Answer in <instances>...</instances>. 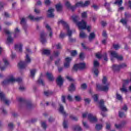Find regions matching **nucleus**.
Wrapping results in <instances>:
<instances>
[{"mask_svg":"<svg viewBox=\"0 0 131 131\" xmlns=\"http://www.w3.org/2000/svg\"><path fill=\"white\" fill-rule=\"evenodd\" d=\"M99 108L101 109V110L102 111V112L101 113V115L103 117H106L107 115L105 114L104 112H107L108 111V110L107 108H106V106L104 105V102L103 100H100L99 102Z\"/></svg>","mask_w":131,"mask_h":131,"instance_id":"obj_6","label":"nucleus"},{"mask_svg":"<svg viewBox=\"0 0 131 131\" xmlns=\"http://www.w3.org/2000/svg\"><path fill=\"white\" fill-rule=\"evenodd\" d=\"M22 47L23 45L21 43L16 44L15 45V49L16 51L18 50L19 53H22Z\"/></svg>","mask_w":131,"mask_h":131,"instance_id":"obj_24","label":"nucleus"},{"mask_svg":"<svg viewBox=\"0 0 131 131\" xmlns=\"http://www.w3.org/2000/svg\"><path fill=\"white\" fill-rule=\"evenodd\" d=\"M7 41L8 42H13V38L11 36H9L7 38Z\"/></svg>","mask_w":131,"mask_h":131,"instance_id":"obj_53","label":"nucleus"},{"mask_svg":"<svg viewBox=\"0 0 131 131\" xmlns=\"http://www.w3.org/2000/svg\"><path fill=\"white\" fill-rule=\"evenodd\" d=\"M72 59L71 57H67L65 59L66 62L64 63V67L65 68H69L70 66V62H71Z\"/></svg>","mask_w":131,"mask_h":131,"instance_id":"obj_15","label":"nucleus"},{"mask_svg":"<svg viewBox=\"0 0 131 131\" xmlns=\"http://www.w3.org/2000/svg\"><path fill=\"white\" fill-rule=\"evenodd\" d=\"M55 10L54 9L50 8L48 10V12L50 13L48 15V18H54L55 17V15L54 14V12Z\"/></svg>","mask_w":131,"mask_h":131,"instance_id":"obj_22","label":"nucleus"},{"mask_svg":"<svg viewBox=\"0 0 131 131\" xmlns=\"http://www.w3.org/2000/svg\"><path fill=\"white\" fill-rule=\"evenodd\" d=\"M125 124H126V122L123 121L119 125H117V124H115V126L116 128H121V127H123Z\"/></svg>","mask_w":131,"mask_h":131,"instance_id":"obj_25","label":"nucleus"},{"mask_svg":"<svg viewBox=\"0 0 131 131\" xmlns=\"http://www.w3.org/2000/svg\"><path fill=\"white\" fill-rule=\"evenodd\" d=\"M37 83L39 84H41V85L44 86L45 85V82H43V80L41 79L40 78H39L38 80L37 81Z\"/></svg>","mask_w":131,"mask_h":131,"instance_id":"obj_40","label":"nucleus"},{"mask_svg":"<svg viewBox=\"0 0 131 131\" xmlns=\"http://www.w3.org/2000/svg\"><path fill=\"white\" fill-rule=\"evenodd\" d=\"M70 118L71 119H72V120H74V121H77V120H78V118H77V117H76L72 115H71L70 116Z\"/></svg>","mask_w":131,"mask_h":131,"instance_id":"obj_43","label":"nucleus"},{"mask_svg":"<svg viewBox=\"0 0 131 131\" xmlns=\"http://www.w3.org/2000/svg\"><path fill=\"white\" fill-rule=\"evenodd\" d=\"M46 76L50 81H54L55 78L54 77V76L52 73L47 72L46 73Z\"/></svg>","mask_w":131,"mask_h":131,"instance_id":"obj_20","label":"nucleus"},{"mask_svg":"<svg viewBox=\"0 0 131 131\" xmlns=\"http://www.w3.org/2000/svg\"><path fill=\"white\" fill-rule=\"evenodd\" d=\"M111 60L112 61V62L114 61V58L117 59L118 61H122V60H123V57L122 55H119L115 51H112L111 52Z\"/></svg>","mask_w":131,"mask_h":131,"instance_id":"obj_7","label":"nucleus"},{"mask_svg":"<svg viewBox=\"0 0 131 131\" xmlns=\"http://www.w3.org/2000/svg\"><path fill=\"white\" fill-rule=\"evenodd\" d=\"M79 58V59H80V60H83L84 59V55L83 52H81L80 53Z\"/></svg>","mask_w":131,"mask_h":131,"instance_id":"obj_48","label":"nucleus"},{"mask_svg":"<svg viewBox=\"0 0 131 131\" xmlns=\"http://www.w3.org/2000/svg\"><path fill=\"white\" fill-rule=\"evenodd\" d=\"M69 91V92H74V91H75V86H74V84L72 83L71 85H70Z\"/></svg>","mask_w":131,"mask_h":131,"instance_id":"obj_34","label":"nucleus"},{"mask_svg":"<svg viewBox=\"0 0 131 131\" xmlns=\"http://www.w3.org/2000/svg\"><path fill=\"white\" fill-rule=\"evenodd\" d=\"M86 88H88V86L85 83H83L81 85V88H82V90H86Z\"/></svg>","mask_w":131,"mask_h":131,"instance_id":"obj_57","label":"nucleus"},{"mask_svg":"<svg viewBox=\"0 0 131 131\" xmlns=\"http://www.w3.org/2000/svg\"><path fill=\"white\" fill-rule=\"evenodd\" d=\"M75 99L77 102H79L81 100V98L79 96H75Z\"/></svg>","mask_w":131,"mask_h":131,"instance_id":"obj_55","label":"nucleus"},{"mask_svg":"<svg viewBox=\"0 0 131 131\" xmlns=\"http://www.w3.org/2000/svg\"><path fill=\"white\" fill-rule=\"evenodd\" d=\"M95 128L97 131L101 130V129L103 128V125L101 124H97L95 126Z\"/></svg>","mask_w":131,"mask_h":131,"instance_id":"obj_32","label":"nucleus"},{"mask_svg":"<svg viewBox=\"0 0 131 131\" xmlns=\"http://www.w3.org/2000/svg\"><path fill=\"white\" fill-rule=\"evenodd\" d=\"M29 19H31V21H39V20H41L42 19V16L34 17V16L30 15L28 16Z\"/></svg>","mask_w":131,"mask_h":131,"instance_id":"obj_21","label":"nucleus"},{"mask_svg":"<svg viewBox=\"0 0 131 131\" xmlns=\"http://www.w3.org/2000/svg\"><path fill=\"white\" fill-rule=\"evenodd\" d=\"M88 119L91 122H97V121H98L97 118L94 117L92 114H88Z\"/></svg>","mask_w":131,"mask_h":131,"instance_id":"obj_18","label":"nucleus"},{"mask_svg":"<svg viewBox=\"0 0 131 131\" xmlns=\"http://www.w3.org/2000/svg\"><path fill=\"white\" fill-rule=\"evenodd\" d=\"M36 72V70L33 69L30 70L31 76L33 79H34V76L35 75V73Z\"/></svg>","mask_w":131,"mask_h":131,"instance_id":"obj_33","label":"nucleus"},{"mask_svg":"<svg viewBox=\"0 0 131 131\" xmlns=\"http://www.w3.org/2000/svg\"><path fill=\"white\" fill-rule=\"evenodd\" d=\"M119 66H120V69L122 68H125V67H126V64L124 63H121L120 64H119Z\"/></svg>","mask_w":131,"mask_h":131,"instance_id":"obj_54","label":"nucleus"},{"mask_svg":"<svg viewBox=\"0 0 131 131\" xmlns=\"http://www.w3.org/2000/svg\"><path fill=\"white\" fill-rule=\"evenodd\" d=\"M126 117V115L124 114V112H121V111L119 112V117H120V118H122V117Z\"/></svg>","mask_w":131,"mask_h":131,"instance_id":"obj_36","label":"nucleus"},{"mask_svg":"<svg viewBox=\"0 0 131 131\" xmlns=\"http://www.w3.org/2000/svg\"><path fill=\"white\" fill-rule=\"evenodd\" d=\"M123 84L122 88L120 89V91H121L123 93H127V89H126V85L129 83V79L122 80Z\"/></svg>","mask_w":131,"mask_h":131,"instance_id":"obj_9","label":"nucleus"},{"mask_svg":"<svg viewBox=\"0 0 131 131\" xmlns=\"http://www.w3.org/2000/svg\"><path fill=\"white\" fill-rule=\"evenodd\" d=\"M71 18L73 21V23L76 24L80 30L86 29L88 32H91V26H86V22L83 20H82L81 21H78V19H79L78 15H73L71 16Z\"/></svg>","mask_w":131,"mask_h":131,"instance_id":"obj_1","label":"nucleus"},{"mask_svg":"<svg viewBox=\"0 0 131 131\" xmlns=\"http://www.w3.org/2000/svg\"><path fill=\"white\" fill-rule=\"evenodd\" d=\"M125 124H126V122L123 121L119 125H117V124H115V126L116 128H121V127H123Z\"/></svg>","mask_w":131,"mask_h":131,"instance_id":"obj_26","label":"nucleus"},{"mask_svg":"<svg viewBox=\"0 0 131 131\" xmlns=\"http://www.w3.org/2000/svg\"><path fill=\"white\" fill-rule=\"evenodd\" d=\"M65 35H66V34L61 32L60 34V35H59V37L60 38L63 39V38H64L65 37Z\"/></svg>","mask_w":131,"mask_h":131,"instance_id":"obj_62","label":"nucleus"},{"mask_svg":"<svg viewBox=\"0 0 131 131\" xmlns=\"http://www.w3.org/2000/svg\"><path fill=\"white\" fill-rule=\"evenodd\" d=\"M66 7L68 8V9H70V10H71V11H72V12H73L74 11V10H75V9H76V7L78 6H76V4H75V6H71V4H70V3H69V2L67 1L66 2L65 4Z\"/></svg>","mask_w":131,"mask_h":131,"instance_id":"obj_16","label":"nucleus"},{"mask_svg":"<svg viewBox=\"0 0 131 131\" xmlns=\"http://www.w3.org/2000/svg\"><path fill=\"white\" fill-rule=\"evenodd\" d=\"M116 96L117 100H118V101H122V96H121L120 94H118V93L117 92Z\"/></svg>","mask_w":131,"mask_h":131,"instance_id":"obj_38","label":"nucleus"},{"mask_svg":"<svg viewBox=\"0 0 131 131\" xmlns=\"http://www.w3.org/2000/svg\"><path fill=\"white\" fill-rule=\"evenodd\" d=\"M128 7L131 10V1L130 0L128 1Z\"/></svg>","mask_w":131,"mask_h":131,"instance_id":"obj_64","label":"nucleus"},{"mask_svg":"<svg viewBox=\"0 0 131 131\" xmlns=\"http://www.w3.org/2000/svg\"><path fill=\"white\" fill-rule=\"evenodd\" d=\"M73 130L75 131H81V127L78 125H76L73 127Z\"/></svg>","mask_w":131,"mask_h":131,"instance_id":"obj_37","label":"nucleus"},{"mask_svg":"<svg viewBox=\"0 0 131 131\" xmlns=\"http://www.w3.org/2000/svg\"><path fill=\"white\" fill-rule=\"evenodd\" d=\"M102 57H103L104 61H106V62L107 61H108V57H107V53H104L103 54Z\"/></svg>","mask_w":131,"mask_h":131,"instance_id":"obj_52","label":"nucleus"},{"mask_svg":"<svg viewBox=\"0 0 131 131\" xmlns=\"http://www.w3.org/2000/svg\"><path fill=\"white\" fill-rule=\"evenodd\" d=\"M79 67V69H84L85 68V63H80L78 64Z\"/></svg>","mask_w":131,"mask_h":131,"instance_id":"obj_35","label":"nucleus"},{"mask_svg":"<svg viewBox=\"0 0 131 131\" xmlns=\"http://www.w3.org/2000/svg\"><path fill=\"white\" fill-rule=\"evenodd\" d=\"M53 54L55 57H58L60 55V52L59 51H54Z\"/></svg>","mask_w":131,"mask_h":131,"instance_id":"obj_60","label":"nucleus"},{"mask_svg":"<svg viewBox=\"0 0 131 131\" xmlns=\"http://www.w3.org/2000/svg\"><path fill=\"white\" fill-rule=\"evenodd\" d=\"M46 27L48 31L50 32L49 34V36L50 37H52L53 36V32L52 31V28H51V27L48 24L46 25Z\"/></svg>","mask_w":131,"mask_h":131,"instance_id":"obj_28","label":"nucleus"},{"mask_svg":"<svg viewBox=\"0 0 131 131\" xmlns=\"http://www.w3.org/2000/svg\"><path fill=\"white\" fill-rule=\"evenodd\" d=\"M72 57H75L77 55V51L76 50H73L71 52Z\"/></svg>","mask_w":131,"mask_h":131,"instance_id":"obj_45","label":"nucleus"},{"mask_svg":"<svg viewBox=\"0 0 131 131\" xmlns=\"http://www.w3.org/2000/svg\"><path fill=\"white\" fill-rule=\"evenodd\" d=\"M20 25H22L23 28L24 29L25 32H26V29H27V25L26 24V19L25 18L23 17L21 18H20Z\"/></svg>","mask_w":131,"mask_h":131,"instance_id":"obj_13","label":"nucleus"},{"mask_svg":"<svg viewBox=\"0 0 131 131\" xmlns=\"http://www.w3.org/2000/svg\"><path fill=\"white\" fill-rule=\"evenodd\" d=\"M85 36V34L83 32H80V37H81V38H84Z\"/></svg>","mask_w":131,"mask_h":131,"instance_id":"obj_50","label":"nucleus"},{"mask_svg":"<svg viewBox=\"0 0 131 131\" xmlns=\"http://www.w3.org/2000/svg\"><path fill=\"white\" fill-rule=\"evenodd\" d=\"M53 92L51 91H45L44 92V95L46 96V97H49V96H50V95H52Z\"/></svg>","mask_w":131,"mask_h":131,"instance_id":"obj_41","label":"nucleus"},{"mask_svg":"<svg viewBox=\"0 0 131 131\" xmlns=\"http://www.w3.org/2000/svg\"><path fill=\"white\" fill-rule=\"evenodd\" d=\"M124 15H125V18H130L131 17L130 13H129L127 12H125Z\"/></svg>","mask_w":131,"mask_h":131,"instance_id":"obj_58","label":"nucleus"},{"mask_svg":"<svg viewBox=\"0 0 131 131\" xmlns=\"http://www.w3.org/2000/svg\"><path fill=\"white\" fill-rule=\"evenodd\" d=\"M115 5H118L119 7H121L122 5V0H117L114 3Z\"/></svg>","mask_w":131,"mask_h":131,"instance_id":"obj_39","label":"nucleus"},{"mask_svg":"<svg viewBox=\"0 0 131 131\" xmlns=\"http://www.w3.org/2000/svg\"><path fill=\"white\" fill-rule=\"evenodd\" d=\"M113 47L115 49V50H118V49H119V45L114 44Z\"/></svg>","mask_w":131,"mask_h":131,"instance_id":"obj_63","label":"nucleus"},{"mask_svg":"<svg viewBox=\"0 0 131 131\" xmlns=\"http://www.w3.org/2000/svg\"><path fill=\"white\" fill-rule=\"evenodd\" d=\"M61 100L63 103H66V97L64 95L62 96Z\"/></svg>","mask_w":131,"mask_h":131,"instance_id":"obj_61","label":"nucleus"},{"mask_svg":"<svg viewBox=\"0 0 131 131\" xmlns=\"http://www.w3.org/2000/svg\"><path fill=\"white\" fill-rule=\"evenodd\" d=\"M90 1H86L84 3H82V2H78L77 3H76V7H88V6H89V5H90Z\"/></svg>","mask_w":131,"mask_h":131,"instance_id":"obj_14","label":"nucleus"},{"mask_svg":"<svg viewBox=\"0 0 131 131\" xmlns=\"http://www.w3.org/2000/svg\"><path fill=\"white\" fill-rule=\"evenodd\" d=\"M58 23L59 24L61 23V24L63 25L64 28H67L68 35L70 37L69 41H70V42H74L75 41H76V40L75 39L71 38V36L72 35V31L70 30V29L69 28V26L68 25V24H67V23L65 22L63 20H61L59 21H58Z\"/></svg>","mask_w":131,"mask_h":131,"instance_id":"obj_3","label":"nucleus"},{"mask_svg":"<svg viewBox=\"0 0 131 131\" xmlns=\"http://www.w3.org/2000/svg\"><path fill=\"white\" fill-rule=\"evenodd\" d=\"M40 41L42 45L47 42V39H46L45 32L42 31L40 33Z\"/></svg>","mask_w":131,"mask_h":131,"instance_id":"obj_19","label":"nucleus"},{"mask_svg":"<svg viewBox=\"0 0 131 131\" xmlns=\"http://www.w3.org/2000/svg\"><path fill=\"white\" fill-rule=\"evenodd\" d=\"M120 22L123 24V25H126L127 24V21L125 20V19L122 18L120 20Z\"/></svg>","mask_w":131,"mask_h":131,"instance_id":"obj_44","label":"nucleus"},{"mask_svg":"<svg viewBox=\"0 0 131 131\" xmlns=\"http://www.w3.org/2000/svg\"><path fill=\"white\" fill-rule=\"evenodd\" d=\"M59 111L60 113H61V114H62V115H63V116H65V117H67V115H68V114H67V113L64 111V107L62 105H60Z\"/></svg>","mask_w":131,"mask_h":131,"instance_id":"obj_23","label":"nucleus"},{"mask_svg":"<svg viewBox=\"0 0 131 131\" xmlns=\"http://www.w3.org/2000/svg\"><path fill=\"white\" fill-rule=\"evenodd\" d=\"M103 84H106L104 86L101 85L100 84H97L96 85V88L98 89V91L100 92H108L109 91V86H110V83H107V77L104 76L102 79Z\"/></svg>","mask_w":131,"mask_h":131,"instance_id":"obj_2","label":"nucleus"},{"mask_svg":"<svg viewBox=\"0 0 131 131\" xmlns=\"http://www.w3.org/2000/svg\"><path fill=\"white\" fill-rule=\"evenodd\" d=\"M42 55H46V56H50V55H51V50L43 49L42 50Z\"/></svg>","mask_w":131,"mask_h":131,"instance_id":"obj_27","label":"nucleus"},{"mask_svg":"<svg viewBox=\"0 0 131 131\" xmlns=\"http://www.w3.org/2000/svg\"><path fill=\"white\" fill-rule=\"evenodd\" d=\"M0 99L1 101H3L5 103L6 105L9 106L10 105V101L6 98V95L4 94L3 92L0 93Z\"/></svg>","mask_w":131,"mask_h":131,"instance_id":"obj_11","label":"nucleus"},{"mask_svg":"<svg viewBox=\"0 0 131 131\" xmlns=\"http://www.w3.org/2000/svg\"><path fill=\"white\" fill-rule=\"evenodd\" d=\"M93 99L95 101V102H98L99 100V97L98 96L97 94H95L93 96Z\"/></svg>","mask_w":131,"mask_h":131,"instance_id":"obj_47","label":"nucleus"},{"mask_svg":"<svg viewBox=\"0 0 131 131\" xmlns=\"http://www.w3.org/2000/svg\"><path fill=\"white\" fill-rule=\"evenodd\" d=\"M55 7L56 8V10H57V12H61V11H62L63 7L61 5V3L57 4L55 6Z\"/></svg>","mask_w":131,"mask_h":131,"instance_id":"obj_30","label":"nucleus"},{"mask_svg":"<svg viewBox=\"0 0 131 131\" xmlns=\"http://www.w3.org/2000/svg\"><path fill=\"white\" fill-rule=\"evenodd\" d=\"M3 62L4 63L5 66L4 67L0 68L1 71H4V70H6V68H7V67H8V66H9V65L10 64L9 63V61H8V60L6 58L3 59Z\"/></svg>","mask_w":131,"mask_h":131,"instance_id":"obj_17","label":"nucleus"},{"mask_svg":"<svg viewBox=\"0 0 131 131\" xmlns=\"http://www.w3.org/2000/svg\"><path fill=\"white\" fill-rule=\"evenodd\" d=\"M112 69L114 71H119L120 70V67L119 65L114 64L112 66Z\"/></svg>","mask_w":131,"mask_h":131,"instance_id":"obj_29","label":"nucleus"},{"mask_svg":"<svg viewBox=\"0 0 131 131\" xmlns=\"http://www.w3.org/2000/svg\"><path fill=\"white\" fill-rule=\"evenodd\" d=\"M57 50H61L62 49V46L61 45L60 43H58L56 45Z\"/></svg>","mask_w":131,"mask_h":131,"instance_id":"obj_56","label":"nucleus"},{"mask_svg":"<svg viewBox=\"0 0 131 131\" xmlns=\"http://www.w3.org/2000/svg\"><path fill=\"white\" fill-rule=\"evenodd\" d=\"M67 121L64 120L63 122V126L64 128H68V125H67Z\"/></svg>","mask_w":131,"mask_h":131,"instance_id":"obj_46","label":"nucleus"},{"mask_svg":"<svg viewBox=\"0 0 131 131\" xmlns=\"http://www.w3.org/2000/svg\"><path fill=\"white\" fill-rule=\"evenodd\" d=\"M100 66V63L97 60H95L94 61V67L95 70H94V73L96 75V76L98 77L99 76V70L96 69L97 67H99Z\"/></svg>","mask_w":131,"mask_h":131,"instance_id":"obj_10","label":"nucleus"},{"mask_svg":"<svg viewBox=\"0 0 131 131\" xmlns=\"http://www.w3.org/2000/svg\"><path fill=\"white\" fill-rule=\"evenodd\" d=\"M127 105L126 104H124V106L121 108V110H123L125 112H126L128 110Z\"/></svg>","mask_w":131,"mask_h":131,"instance_id":"obj_49","label":"nucleus"},{"mask_svg":"<svg viewBox=\"0 0 131 131\" xmlns=\"http://www.w3.org/2000/svg\"><path fill=\"white\" fill-rule=\"evenodd\" d=\"M26 61H20L18 64V67L20 69H24L27 66V64L31 62V58L29 57V55L26 54Z\"/></svg>","mask_w":131,"mask_h":131,"instance_id":"obj_5","label":"nucleus"},{"mask_svg":"<svg viewBox=\"0 0 131 131\" xmlns=\"http://www.w3.org/2000/svg\"><path fill=\"white\" fill-rule=\"evenodd\" d=\"M15 81H17V82L20 83V82H22V78H17L16 79H15L14 78V77L11 76L9 79L3 81L2 82V84L3 86H5V85H7L9 84L10 82L13 83V82H15Z\"/></svg>","mask_w":131,"mask_h":131,"instance_id":"obj_4","label":"nucleus"},{"mask_svg":"<svg viewBox=\"0 0 131 131\" xmlns=\"http://www.w3.org/2000/svg\"><path fill=\"white\" fill-rule=\"evenodd\" d=\"M95 37H96V34H95V33L92 32V33H90V34L89 36V39L90 41H91V40L92 39H94V38H95Z\"/></svg>","mask_w":131,"mask_h":131,"instance_id":"obj_31","label":"nucleus"},{"mask_svg":"<svg viewBox=\"0 0 131 131\" xmlns=\"http://www.w3.org/2000/svg\"><path fill=\"white\" fill-rule=\"evenodd\" d=\"M78 69H79V68L78 67V64H76L73 67L72 71H77Z\"/></svg>","mask_w":131,"mask_h":131,"instance_id":"obj_42","label":"nucleus"},{"mask_svg":"<svg viewBox=\"0 0 131 131\" xmlns=\"http://www.w3.org/2000/svg\"><path fill=\"white\" fill-rule=\"evenodd\" d=\"M56 83L59 88H61L62 85H63V84L64 83V80L61 75L58 76L57 77L56 79Z\"/></svg>","mask_w":131,"mask_h":131,"instance_id":"obj_12","label":"nucleus"},{"mask_svg":"<svg viewBox=\"0 0 131 131\" xmlns=\"http://www.w3.org/2000/svg\"><path fill=\"white\" fill-rule=\"evenodd\" d=\"M17 101L20 103H23V104H25V105H26L27 107L29 108H32V107L33 106L30 100H27L24 98H19L17 99Z\"/></svg>","mask_w":131,"mask_h":131,"instance_id":"obj_8","label":"nucleus"},{"mask_svg":"<svg viewBox=\"0 0 131 131\" xmlns=\"http://www.w3.org/2000/svg\"><path fill=\"white\" fill-rule=\"evenodd\" d=\"M41 127L43 128V129H47V124L46 122H43L41 124Z\"/></svg>","mask_w":131,"mask_h":131,"instance_id":"obj_51","label":"nucleus"},{"mask_svg":"<svg viewBox=\"0 0 131 131\" xmlns=\"http://www.w3.org/2000/svg\"><path fill=\"white\" fill-rule=\"evenodd\" d=\"M81 17H82V18H86L88 17V15L86 14V12H84L82 13Z\"/></svg>","mask_w":131,"mask_h":131,"instance_id":"obj_59","label":"nucleus"}]
</instances>
